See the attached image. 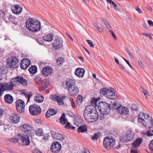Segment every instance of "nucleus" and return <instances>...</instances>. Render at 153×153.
<instances>
[{
  "label": "nucleus",
  "mask_w": 153,
  "mask_h": 153,
  "mask_svg": "<svg viewBox=\"0 0 153 153\" xmlns=\"http://www.w3.org/2000/svg\"><path fill=\"white\" fill-rule=\"evenodd\" d=\"M51 133L53 137L55 139L58 140L59 141H62L64 140V138L62 137L61 135L53 131H51Z\"/></svg>",
  "instance_id": "obj_22"
},
{
  "label": "nucleus",
  "mask_w": 153,
  "mask_h": 153,
  "mask_svg": "<svg viewBox=\"0 0 153 153\" xmlns=\"http://www.w3.org/2000/svg\"><path fill=\"white\" fill-rule=\"evenodd\" d=\"M4 89L5 91H10L13 90V86L10 84L7 83L3 84Z\"/></svg>",
  "instance_id": "obj_31"
},
{
  "label": "nucleus",
  "mask_w": 153,
  "mask_h": 153,
  "mask_svg": "<svg viewBox=\"0 0 153 153\" xmlns=\"http://www.w3.org/2000/svg\"><path fill=\"white\" fill-rule=\"evenodd\" d=\"M148 147L150 151H153V139L150 141Z\"/></svg>",
  "instance_id": "obj_50"
},
{
  "label": "nucleus",
  "mask_w": 153,
  "mask_h": 153,
  "mask_svg": "<svg viewBox=\"0 0 153 153\" xmlns=\"http://www.w3.org/2000/svg\"><path fill=\"white\" fill-rule=\"evenodd\" d=\"M34 81L36 83L38 84H41V82H42V78L40 77L37 76L34 79Z\"/></svg>",
  "instance_id": "obj_44"
},
{
  "label": "nucleus",
  "mask_w": 153,
  "mask_h": 153,
  "mask_svg": "<svg viewBox=\"0 0 153 153\" xmlns=\"http://www.w3.org/2000/svg\"><path fill=\"white\" fill-rule=\"evenodd\" d=\"M85 72L84 69L79 68L76 69L74 73L76 76L80 78L83 77Z\"/></svg>",
  "instance_id": "obj_19"
},
{
  "label": "nucleus",
  "mask_w": 153,
  "mask_h": 153,
  "mask_svg": "<svg viewBox=\"0 0 153 153\" xmlns=\"http://www.w3.org/2000/svg\"><path fill=\"white\" fill-rule=\"evenodd\" d=\"M52 69L51 67L47 66L44 67L42 69V73L45 76L51 75L52 73Z\"/></svg>",
  "instance_id": "obj_15"
},
{
  "label": "nucleus",
  "mask_w": 153,
  "mask_h": 153,
  "mask_svg": "<svg viewBox=\"0 0 153 153\" xmlns=\"http://www.w3.org/2000/svg\"><path fill=\"white\" fill-rule=\"evenodd\" d=\"M28 136L27 135L22 134L19 133L17 135V137L22 141V144L25 146H28L29 145L30 143Z\"/></svg>",
  "instance_id": "obj_8"
},
{
  "label": "nucleus",
  "mask_w": 153,
  "mask_h": 153,
  "mask_svg": "<svg viewBox=\"0 0 153 153\" xmlns=\"http://www.w3.org/2000/svg\"><path fill=\"white\" fill-rule=\"evenodd\" d=\"M101 20L103 22L104 24L107 27V28L108 29H109V27H108V26H109V28H111V26L109 25L108 24V22L105 19H104L103 18H102L101 19Z\"/></svg>",
  "instance_id": "obj_49"
},
{
  "label": "nucleus",
  "mask_w": 153,
  "mask_h": 153,
  "mask_svg": "<svg viewBox=\"0 0 153 153\" xmlns=\"http://www.w3.org/2000/svg\"><path fill=\"white\" fill-rule=\"evenodd\" d=\"M19 140V138H18L17 137V136H16V138H12L11 139L10 141L12 143H16L18 142V140Z\"/></svg>",
  "instance_id": "obj_55"
},
{
  "label": "nucleus",
  "mask_w": 153,
  "mask_h": 153,
  "mask_svg": "<svg viewBox=\"0 0 153 153\" xmlns=\"http://www.w3.org/2000/svg\"><path fill=\"white\" fill-rule=\"evenodd\" d=\"M62 148V146L59 142L55 141L53 142L51 147L52 152L55 153L59 152Z\"/></svg>",
  "instance_id": "obj_9"
},
{
  "label": "nucleus",
  "mask_w": 153,
  "mask_h": 153,
  "mask_svg": "<svg viewBox=\"0 0 153 153\" xmlns=\"http://www.w3.org/2000/svg\"><path fill=\"white\" fill-rule=\"evenodd\" d=\"M68 91L71 95H76L79 93V90L78 87L75 85L73 87L69 88Z\"/></svg>",
  "instance_id": "obj_17"
},
{
  "label": "nucleus",
  "mask_w": 153,
  "mask_h": 153,
  "mask_svg": "<svg viewBox=\"0 0 153 153\" xmlns=\"http://www.w3.org/2000/svg\"><path fill=\"white\" fill-rule=\"evenodd\" d=\"M66 85L68 90L69 88L73 87L75 86V81L73 79H69L66 81Z\"/></svg>",
  "instance_id": "obj_30"
},
{
  "label": "nucleus",
  "mask_w": 153,
  "mask_h": 153,
  "mask_svg": "<svg viewBox=\"0 0 153 153\" xmlns=\"http://www.w3.org/2000/svg\"><path fill=\"white\" fill-rule=\"evenodd\" d=\"M86 41L91 47H92V48H94V45L93 43V42L91 40H87Z\"/></svg>",
  "instance_id": "obj_53"
},
{
  "label": "nucleus",
  "mask_w": 153,
  "mask_h": 153,
  "mask_svg": "<svg viewBox=\"0 0 153 153\" xmlns=\"http://www.w3.org/2000/svg\"><path fill=\"white\" fill-rule=\"evenodd\" d=\"M82 153H90V151L86 149H84L83 151L82 152Z\"/></svg>",
  "instance_id": "obj_60"
},
{
  "label": "nucleus",
  "mask_w": 153,
  "mask_h": 153,
  "mask_svg": "<svg viewBox=\"0 0 153 153\" xmlns=\"http://www.w3.org/2000/svg\"><path fill=\"white\" fill-rule=\"evenodd\" d=\"M91 114H92L90 116V117L88 116V114L87 113L86 114H85L86 117L87 121L89 123L95 122L97 120L98 117L97 112L96 111L95 107H94L92 113H91Z\"/></svg>",
  "instance_id": "obj_6"
},
{
  "label": "nucleus",
  "mask_w": 153,
  "mask_h": 153,
  "mask_svg": "<svg viewBox=\"0 0 153 153\" xmlns=\"http://www.w3.org/2000/svg\"><path fill=\"white\" fill-rule=\"evenodd\" d=\"M77 130L79 132L83 133L87 131V127L85 125L81 126L78 128Z\"/></svg>",
  "instance_id": "obj_34"
},
{
  "label": "nucleus",
  "mask_w": 153,
  "mask_h": 153,
  "mask_svg": "<svg viewBox=\"0 0 153 153\" xmlns=\"http://www.w3.org/2000/svg\"><path fill=\"white\" fill-rule=\"evenodd\" d=\"M53 48L55 49H59L62 46L63 42L62 40L59 39H56L52 44Z\"/></svg>",
  "instance_id": "obj_13"
},
{
  "label": "nucleus",
  "mask_w": 153,
  "mask_h": 153,
  "mask_svg": "<svg viewBox=\"0 0 153 153\" xmlns=\"http://www.w3.org/2000/svg\"><path fill=\"white\" fill-rule=\"evenodd\" d=\"M21 94L23 95L26 98H28L27 101L28 102L29 100L30 97L32 96V94L31 92H30L29 93H27L26 92H23L21 93Z\"/></svg>",
  "instance_id": "obj_38"
},
{
  "label": "nucleus",
  "mask_w": 153,
  "mask_h": 153,
  "mask_svg": "<svg viewBox=\"0 0 153 153\" xmlns=\"http://www.w3.org/2000/svg\"><path fill=\"white\" fill-rule=\"evenodd\" d=\"M49 84V81L48 79H45L41 82V86L44 88H47Z\"/></svg>",
  "instance_id": "obj_35"
},
{
  "label": "nucleus",
  "mask_w": 153,
  "mask_h": 153,
  "mask_svg": "<svg viewBox=\"0 0 153 153\" xmlns=\"http://www.w3.org/2000/svg\"><path fill=\"white\" fill-rule=\"evenodd\" d=\"M82 96L80 95H78L77 97V100L78 103L81 104L82 100Z\"/></svg>",
  "instance_id": "obj_52"
},
{
  "label": "nucleus",
  "mask_w": 153,
  "mask_h": 153,
  "mask_svg": "<svg viewBox=\"0 0 153 153\" xmlns=\"http://www.w3.org/2000/svg\"><path fill=\"white\" fill-rule=\"evenodd\" d=\"M145 118V120H150V118H152L147 114H146L143 112H141L139 114L138 117V121L140 123L143 122L144 121L143 117Z\"/></svg>",
  "instance_id": "obj_16"
},
{
  "label": "nucleus",
  "mask_w": 153,
  "mask_h": 153,
  "mask_svg": "<svg viewBox=\"0 0 153 153\" xmlns=\"http://www.w3.org/2000/svg\"><path fill=\"white\" fill-rule=\"evenodd\" d=\"M53 36L52 34H49L43 37V39L44 40L48 42H50L53 39Z\"/></svg>",
  "instance_id": "obj_33"
},
{
  "label": "nucleus",
  "mask_w": 153,
  "mask_h": 153,
  "mask_svg": "<svg viewBox=\"0 0 153 153\" xmlns=\"http://www.w3.org/2000/svg\"><path fill=\"white\" fill-rule=\"evenodd\" d=\"M18 60L15 57H11L7 60V64L11 68H14L17 67Z\"/></svg>",
  "instance_id": "obj_11"
},
{
  "label": "nucleus",
  "mask_w": 153,
  "mask_h": 153,
  "mask_svg": "<svg viewBox=\"0 0 153 153\" xmlns=\"http://www.w3.org/2000/svg\"><path fill=\"white\" fill-rule=\"evenodd\" d=\"M9 19L13 23L15 24H16L17 23V19L13 17L12 16H9Z\"/></svg>",
  "instance_id": "obj_41"
},
{
  "label": "nucleus",
  "mask_w": 153,
  "mask_h": 153,
  "mask_svg": "<svg viewBox=\"0 0 153 153\" xmlns=\"http://www.w3.org/2000/svg\"><path fill=\"white\" fill-rule=\"evenodd\" d=\"M98 101L99 100L98 99L92 98L91 100V105H92L95 107V106H97V103Z\"/></svg>",
  "instance_id": "obj_39"
},
{
  "label": "nucleus",
  "mask_w": 153,
  "mask_h": 153,
  "mask_svg": "<svg viewBox=\"0 0 153 153\" xmlns=\"http://www.w3.org/2000/svg\"><path fill=\"white\" fill-rule=\"evenodd\" d=\"M101 135V133L98 132L95 133L93 136L91 137V139L94 140L97 139L98 138H100V136Z\"/></svg>",
  "instance_id": "obj_43"
},
{
  "label": "nucleus",
  "mask_w": 153,
  "mask_h": 153,
  "mask_svg": "<svg viewBox=\"0 0 153 153\" xmlns=\"http://www.w3.org/2000/svg\"><path fill=\"white\" fill-rule=\"evenodd\" d=\"M107 96L109 98L113 100H115L117 99L115 94L110 90H108Z\"/></svg>",
  "instance_id": "obj_32"
},
{
  "label": "nucleus",
  "mask_w": 153,
  "mask_h": 153,
  "mask_svg": "<svg viewBox=\"0 0 153 153\" xmlns=\"http://www.w3.org/2000/svg\"><path fill=\"white\" fill-rule=\"evenodd\" d=\"M44 100L43 96L40 94H36L34 98V100L37 103H41L43 102Z\"/></svg>",
  "instance_id": "obj_27"
},
{
  "label": "nucleus",
  "mask_w": 153,
  "mask_h": 153,
  "mask_svg": "<svg viewBox=\"0 0 153 153\" xmlns=\"http://www.w3.org/2000/svg\"><path fill=\"white\" fill-rule=\"evenodd\" d=\"M35 132L38 136H42L43 133L42 130L40 128L37 129Z\"/></svg>",
  "instance_id": "obj_47"
},
{
  "label": "nucleus",
  "mask_w": 153,
  "mask_h": 153,
  "mask_svg": "<svg viewBox=\"0 0 153 153\" xmlns=\"http://www.w3.org/2000/svg\"><path fill=\"white\" fill-rule=\"evenodd\" d=\"M131 108L133 110L137 111V106L135 104H133L132 105V106Z\"/></svg>",
  "instance_id": "obj_57"
},
{
  "label": "nucleus",
  "mask_w": 153,
  "mask_h": 153,
  "mask_svg": "<svg viewBox=\"0 0 153 153\" xmlns=\"http://www.w3.org/2000/svg\"><path fill=\"white\" fill-rule=\"evenodd\" d=\"M5 101L9 104H11L13 101V97L10 94H7L4 96Z\"/></svg>",
  "instance_id": "obj_29"
},
{
  "label": "nucleus",
  "mask_w": 153,
  "mask_h": 153,
  "mask_svg": "<svg viewBox=\"0 0 153 153\" xmlns=\"http://www.w3.org/2000/svg\"><path fill=\"white\" fill-rule=\"evenodd\" d=\"M148 22L149 23V25L151 27H152L153 26V22L152 21L150 20H148Z\"/></svg>",
  "instance_id": "obj_59"
},
{
  "label": "nucleus",
  "mask_w": 153,
  "mask_h": 153,
  "mask_svg": "<svg viewBox=\"0 0 153 153\" xmlns=\"http://www.w3.org/2000/svg\"><path fill=\"white\" fill-rule=\"evenodd\" d=\"M16 110L19 113H21L24 111L25 104L23 100H18L16 101Z\"/></svg>",
  "instance_id": "obj_10"
},
{
  "label": "nucleus",
  "mask_w": 153,
  "mask_h": 153,
  "mask_svg": "<svg viewBox=\"0 0 153 153\" xmlns=\"http://www.w3.org/2000/svg\"><path fill=\"white\" fill-rule=\"evenodd\" d=\"M98 108L101 114L103 115L108 114L111 109L110 104L104 101H101L99 102Z\"/></svg>",
  "instance_id": "obj_2"
},
{
  "label": "nucleus",
  "mask_w": 153,
  "mask_h": 153,
  "mask_svg": "<svg viewBox=\"0 0 153 153\" xmlns=\"http://www.w3.org/2000/svg\"><path fill=\"white\" fill-rule=\"evenodd\" d=\"M126 51L128 54L129 55L131 58H134V56H133V55L132 54L131 52L127 48L126 49Z\"/></svg>",
  "instance_id": "obj_56"
},
{
  "label": "nucleus",
  "mask_w": 153,
  "mask_h": 153,
  "mask_svg": "<svg viewBox=\"0 0 153 153\" xmlns=\"http://www.w3.org/2000/svg\"><path fill=\"white\" fill-rule=\"evenodd\" d=\"M137 148H133L131 149V153H137V150L136 149Z\"/></svg>",
  "instance_id": "obj_58"
},
{
  "label": "nucleus",
  "mask_w": 153,
  "mask_h": 153,
  "mask_svg": "<svg viewBox=\"0 0 153 153\" xmlns=\"http://www.w3.org/2000/svg\"><path fill=\"white\" fill-rule=\"evenodd\" d=\"M117 111L122 115H126L129 112L128 108L123 106H120L118 108Z\"/></svg>",
  "instance_id": "obj_20"
},
{
  "label": "nucleus",
  "mask_w": 153,
  "mask_h": 153,
  "mask_svg": "<svg viewBox=\"0 0 153 153\" xmlns=\"http://www.w3.org/2000/svg\"><path fill=\"white\" fill-rule=\"evenodd\" d=\"M59 120L60 123L63 124H65L66 123L67 120L65 118V114L64 113H63L62 114Z\"/></svg>",
  "instance_id": "obj_37"
},
{
  "label": "nucleus",
  "mask_w": 153,
  "mask_h": 153,
  "mask_svg": "<svg viewBox=\"0 0 153 153\" xmlns=\"http://www.w3.org/2000/svg\"><path fill=\"white\" fill-rule=\"evenodd\" d=\"M29 109L30 114L33 115H38L41 112L40 107L36 105H30Z\"/></svg>",
  "instance_id": "obj_7"
},
{
  "label": "nucleus",
  "mask_w": 153,
  "mask_h": 153,
  "mask_svg": "<svg viewBox=\"0 0 153 153\" xmlns=\"http://www.w3.org/2000/svg\"><path fill=\"white\" fill-rule=\"evenodd\" d=\"M152 132H151V131H148L146 132V134L148 136H152L153 135V134L152 133Z\"/></svg>",
  "instance_id": "obj_62"
},
{
  "label": "nucleus",
  "mask_w": 153,
  "mask_h": 153,
  "mask_svg": "<svg viewBox=\"0 0 153 153\" xmlns=\"http://www.w3.org/2000/svg\"><path fill=\"white\" fill-rule=\"evenodd\" d=\"M10 83L13 87L16 85H19V84L24 86H26L27 84V80L23 77L19 76L12 79L10 81Z\"/></svg>",
  "instance_id": "obj_5"
},
{
  "label": "nucleus",
  "mask_w": 153,
  "mask_h": 153,
  "mask_svg": "<svg viewBox=\"0 0 153 153\" xmlns=\"http://www.w3.org/2000/svg\"><path fill=\"white\" fill-rule=\"evenodd\" d=\"M25 24L26 28L33 32H37L40 29V23L32 18L28 19L26 22Z\"/></svg>",
  "instance_id": "obj_1"
},
{
  "label": "nucleus",
  "mask_w": 153,
  "mask_h": 153,
  "mask_svg": "<svg viewBox=\"0 0 153 153\" xmlns=\"http://www.w3.org/2000/svg\"><path fill=\"white\" fill-rule=\"evenodd\" d=\"M141 123L146 128H150L153 126V122L152 118H150V120H145L143 122Z\"/></svg>",
  "instance_id": "obj_21"
},
{
  "label": "nucleus",
  "mask_w": 153,
  "mask_h": 153,
  "mask_svg": "<svg viewBox=\"0 0 153 153\" xmlns=\"http://www.w3.org/2000/svg\"><path fill=\"white\" fill-rule=\"evenodd\" d=\"M108 89L107 88H103L100 90V94L101 96H104L107 94L108 91Z\"/></svg>",
  "instance_id": "obj_40"
},
{
  "label": "nucleus",
  "mask_w": 153,
  "mask_h": 153,
  "mask_svg": "<svg viewBox=\"0 0 153 153\" xmlns=\"http://www.w3.org/2000/svg\"><path fill=\"white\" fill-rule=\"evenodd\" d=\"M110 105L111 106V109L113 108L114 109H117V110L118 108L120 107L118 104L115 102H114L112 104H110Z\"/></svg>",
  "instance_id": "obj_42"
},
{
  "label": "nucleus",
  "mask_w": 153,
  "mask_h": 153,
  "mask_svg": "<svg viewBox=\"0 0 153 153\" xmlns=\"http://www.w3.org/2000/svg\"><path fill=\"white\" fill-rule=\"evenodd\" d=\"M67 124L65 126V127L68 129H74L75 128V127L72 126L68 122H66Z\"/></svg>",
  "instance_id": "obj_48"
},
{
  "label": "nucleus",
  "mask_w": 153,
  "mask_h": 153,
  "mask_svg": "<svg viewBox=\"0 0 153 153\" xmlns=\"http://www.w3.org/2000/svg\"><path fill=\"white\" fill-rule=\"evenodd\" d=\"M4 91H5L4 89L3 84L0 83V96H1L3 94Z\"/></svg>",
  "instance_id": "obj_45"
},
{
  "label": "nucleus",
  "mask_w": 153,
  "mask_h": 153,
  "mask_svg": "<svg viewBox=\"0 0 153 153\" xmlns=\"http://www.w3.org/2000/svg\"><path fill=\"white\" fill-rule=\"evenodd\" d=\"M103 145L108 150L113 149L116 144L115 139L112 137H105L103 140Z\"/></svg>",
  "instance_id": "obj_3"
},
{
  "label": "nucleus",
  "mask_w": 153,
  "mask_h": 153,
  "mask_svg": "<svg viewBox=\"0 0 153 153\" xmlns=\"http://www.w3.org/2000/svg\"><path fill=\"white\" fill-rule=\"evenodd\" d=\"M21 68L23 70L26 69L30 63V61L28 59H24L21 62Z\"/></svg>",
  "instance_id": "obj_14"
},
{
  "label": "nucleus",
  "mask_w": 153,
  "mask_h": 153,
  "mask_svg": "<svg viewBox=\"0 0 153 153\" xmlns=\"http://www.w3.org/2000/svg\"><path fill=\"white\" fill-rule=\"evenodd\" d=\"M137 11L140 14H142V11L140 9L139 7H137L136 9Z\"/></svg>",
  "instance_id": "obj_63"
},
{
  "label": "nucleus",
  "mask_w": 153,
  "mask_h": 153,
  "mask_svg": "<svg viewBox=\"0 0 153 153\" xmlns=\"http://www.w3.org/2000/svg\"><path fill=\"white\" fill-rule=\"evenodd\" d=\"M143 141V140L142 138H136L135 141L132 144L133 148H137L142 143Z\"/></svg>",
  "instance_id": "obj_24"
},
{
  "label": "nucleus",
  "mask_w": 153,
  "mask_h": 153,
  "mask_svg": "<svg viewBox=\"0 0 153 153\" xmlns=\"http://www.w3.org/2000/svg\"><path fill=\"white\" fill-rule=\"evenodd\" d=\"M94 107L92 105H88L85 107L84 111V116L85 119L87 121V118H86V116L85 114L87 113L88 114L89 117H90V116L92 114L91 113H92Z\"/></svg>",
  "instance_id": "obj_12"
},
{
  "label": "nucleus",
  "mask_w": 153,
  "mask_h": 153,
  "mask_svg": "<svg viewBox=\"0 0 153 153\" xmlns=\"http://www.w3.org/2000/svg\"><path fill=\"white\" fill-rule=\"evenodd\" d=\"M13 12L15 14H20L22 11V8L19 6L18 5H15L14 7L12 8Z\"/></svg>",
  "instance_id": "obj_23"
},
{
  "label": "nucleus",
  "mask_w": 153,
  "mask_h": 153,
  "mask_svg": "<svg viewBox=\"0 0 153 153\" xmlns=\"http://www.w3.org/2000/svg\"><path fill=\"white\" fill-rule=\"evenodd\" d=\"M50 98L52 100L56 101L59 105H62L64 104L63 101L61 100L60 97L56 95H51L50 96Z\"/></svg>",
  "instance_id": "obj_18"
},
{
  "label": "nucleus",
  "mask_w": 153,
  "mask_h": 153,
  "mask_svg": "<svg viewBox=\"0 0 153 153\" xmlns=\"http://www.w3.org/2000/svg\"><path fill=\"white\" fill-rule=\"evenodd\" d=\"M11 122L14 123H18L20 120L19 116L15 114H13L10 117Z\"/></svg>",
  "instance_id": "obj_26"
},
{
  "label": "nucleus",
  "mask_w": 153,
  "mask_h": 153,
  "mask_svg": "<svg viewBox=\"0 0 153 153\" xmlns=\"http://www.w3.org/2000/svg\"><path fill=\"white\" fill-rule=\"evenodd\" d=\"M21 130L27 135L32 137L35 134V131L30 125L24 124L20 127Z\"/></svg>",
  "instance_id": "obj_4"
},
{
  "label": "nucleus",
  "mask_w": 153,
  "mask_h": 153,
  "mask_svg": "<svg viewBox=\"0 0 153 153\" xmlns=\"http://www.w3.org/2000/svg\"><path fill=\"white\" fill-rule=\"evenodd\" d=\"M71 103V105L72 106V107L73 108H74L75 107V103L74 102V101L73 100V99L72 98H70L69 99Z\"/></svg>",
  "instance_id": "obj_54"
},
{
  "label": "nucleus",
  "mask_w": 153,
  "mask_h": 153,
  "mask_svg": "<svg viewBox=\"0 0 153 153\" xmlns=\"http://www.w3.org/2000/svg\"><path fill=\"white\" fill-rule=\"evenodd\" d=\"M143 93L146 96V97L147 98V96L148 95L149 93L148 92L144 90V89H143Z\"/></svg>",
  "instance_id": "obj_61"
},
{
  "label": "nucleus",
  "mask_w": 153,
  "mask_h": 153,
  "mask_svg": "<svg viewBox=\"0 0 153 153\" xmlns=\"http://www.w3.org/2000/svg\"><path fill=\"white\" fill-rule=\"evenodd\" d=\"M133 138V137L131 133L126 134L124 136L122 139L121 141L123 142H126L131 140Z\"/></svg>",
  "instance_id": "obj_25"
},
{
  "label": "nucleus",
  "mask_w": 153,
  "mask_h": 153,
  "mask_svg": "<svg viewBox=\"0 0 153 153\" xmlns=\"http://www.w3.org/2000/svg\"><path fill=\"white\" fill-rule=\"evenodd\" d=\"M57 113V111L54 109L52 108H50L47 111L46 114V117L47 118L50 117L56 114Z\"/></svg>",
  "instance_id": "obj_28"
},
{
  "label": "nucleus",
  "mask_w": 153,
  "mask_h": 153,
  "mask_svg": "<svg viewBox=\"0 0 153 153\" xmlns=\"http://www.w3.org/2000/svg\"><path fill=\"white\" fill-rule=\"evenodd\" d=\"M33 153H42V152L40 151L38 149H36L34 150L33 152Z\"/></svg>",
  "instance_id": "obj_64"
},
{
  "label": "nucleus",
  "mask_w": 153,
  "mask_h": 153,
  "mask_svg": "<svg viewBox=\"0 0 153 153\" xmlns=\"http://www.w3.org/2000/svg\"><path fill=\"white\" fill-rule=\"evenodd\" d=\"M63 62H64V59L62 57H59L57 59L56 63L58 65L61 64Z\"/></svg>",
  "instance_id": "obj_51"
},
{
  "label": "nucleus",
  "mask_w": 153,
  "mask_h": 153,
  "mask_svg": "<svg viewBox=\"0 0 153 153\" xmlns=\"http://www.w3.org/2000/svg\"><path fill=\"white\" fill-rule=\"evenodd\" d=\"M12 129L8 125L5 126L4 128V131L6 132H9Z\"/></svg>",
  "instance_id": "obj_46"
},
{
  "label": "nucleus",
  "mask_w": 153,
  "mask_h": 153,
  "mask_svg": "<svg viewBox=\"0 0 153 153\" xmlns=\"http://www.w3.org/2000/svg\"><path fill=\"white\" fill-rule=\"evenodd\" d=\"M28 71L31 74H34L37 72V68L35 65H33L30 68L28 69Z\"/></svg>",
  "instance_id": "obj_36"
}]
</instances>
